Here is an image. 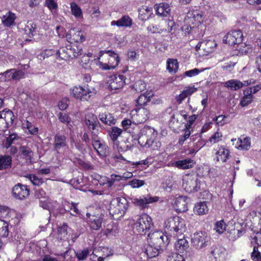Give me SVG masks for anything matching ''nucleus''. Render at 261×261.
<instances>
[{"label":"nucleus","instance_id":"f257e3e1","mask_svg":"<svg viewBox=\"0 0 261 261\" xmlns=\"http://www.w3.org/2000/svg\"><path fill=\"white\" fill-rule=\"evenodd\" d=\"M128 207V202L124 197L113 199L110 204L109 211L113 219L118 220L125 214Z\"/></svg>","mask_w":261,"mask_h":261},{"label":"nucleus","instance_id":"f03ea898","mask_svg":"<svg viewBox=\"0 0 261 261\" xmlns=\"http://www.w3.org/2000/svg\"><path fill=\"white\" fill-rule=\"evenodd\" d=\"M157 135V132L153 128L145 126L140 130L138 143L143 147H151L153 145Z\"/></svg>","mask_w":261,"mask_h":261},{"label":"nucleus","instance_id":"7ed1b4c3","mask_svg":"<svg viewBox=\"0 0 261 261\" xmlns=\"http://www.w3.org/2000/svg\"><path fill=\"white\" fill-rule=\"evenodd\" d=\"M82 49L76 45L68 44L56 51V56L64 60H68L77 57L82 54Z\"/></svg>","mask_w":261,"mask_h":261},{"label":"nucleus","instance_id":"20e7f679","mask_svg":"<svg viewBox=\"0 0 261 261\" xmlns=\"http://www.w3.org/2000/svg\"><path fill=\"white\" fill-rule=\"evenodd\" d=\"M165 226L169 231L182 233L185 230V221L178 216L170 217L165 222Z\"/></svg>","mask_w":261,"mask_h":261},{"label":"nucleus","instance_id":"39448f33","mask_svg":"<svg viewBox=\"0 0 261 261\" xmlns=\"http://www.w3.org/2000/svg\"><path fill=\"white\" fill-rule=\"evenodd\" d=\"M147 242L150 245L163 248L168 244V237L161 231H155L148 234Z\"/></svg>","mask_w":261,"mask_h":261},{"label":"nucleus","instance_id":"423d86ee","mask_svg":"<svg viewBox=\"0 0 261 261\" xmlns=\"http://www.w3.org/2000/svg\"><path fill=\"white\" fill-rule=\"evenodd\" d=\"M152 226L151 218L146 214L140 216L134 225V228L141 234H145Z\"/></svg>","mask_w":261,"mask_h":261},{"label":"nucleus","instance_id":"0eeeda50","mask_svg":"<svg viewBox=\"0 0 261 261\" xmlns=\"http://www.w3.org/2000/svg\"><path fill=\"white\" fill-rule=\"evenodd\" d=\"M182 186L184 190L189 193L202 190L206 188L204 180H183Z\"/></svg>","mask_w":261,"mask_h":261},{"label":"nucleus","instance_id":"6e6552de","mask_svg":"<svg viewBox=\"0 0 261 261\" xmlns=\"http://www.w3.org/2000/svg\"><path fill=\"white\" fill-rule=\"evenodd\" d=\"M243 39V33L240 30H233L224 36L223 42L229 45H238L242 43Z\"/></svg>","mask_w":261,"mask_h":261},{"label":"nucleus","instance_id":"1a4fd4ad","mask_svg":"<svg viewBox=\"0 0 261 261\" xmlns=\"http://www.w3.org/2000/svg\"><path fill=\"white\" fill-rule=\"evenodd\" d=\"M208 241L209 238L207 233L202 231L195 233L191 239L193 246L197 249H200L207 246Z\"/></svg>","mask_w":261,"mask_h":261},{"label":"nucleus","instance_id":"9d476101","mask_svg":"<svg viewBox=\"0 0 261 261\" xmlns=\"http://www.w3.org/2000/svg\"><path fill=\"white\" fill-rule=\"evenodd\" d=\"M125 80V77L123 75L114 74L109 77L107 83L111 90H117L123 87Z\"/></svg>","mask_w":261,"mask_h":261},{"label":"nucleus","instance_id":"9b49d317","mask_svg":"<svg viewBox=\"0 0 261 261\" xmlns=\"http://www.w3.org/2000/svg\"><path fill=\"white\" fill-rule=\"evenodd\" d=\"M159 198L157 196L152 197L150 195L143 196L140 198L133 199V202L140 209L144 210L148 207V204L156 202Z\"/></svg>","mask_w":261,"mask_h":261},{"label":"nucleus","instance_id":"f8f14e48","mask_svg":"<svg viewBox=\"0 0 261 261\" xmlns=\"http://www.w3.org/2000/svg\"><path fill=\"white\" fill-rule=\"evenodd\" d=\"M66 38L70 44L74 42L82 43L85 40L84 33L75 28L70 29L67 33Z\"/></svg>","mask_w":261,"mask_h":261},{"label":"nucleus","instance_id":"ddd939ff","mask_svg":"<svg viewBox=\"0 0 261 261\" xmlns=\"http://www.w3.org/2000/svg\"><path fill=\"white\" fill-rule=\"evenodd\" d=\"M12 192L15 198L22 199L29 196V189L27 186L18 184L13 187Z\"/></svg>","mask_w":261,"mask_h":261},{"label":"nucleus","instance_id":"4468645a","mask_svg":"<svg viewBox=\"0 0 261 261\" xmlns=\"http://www.w3.org/2000/svg\"><path fill=\"white\" fill-rule=\"evenodd\" d=\"M253 240L254 241H251V243L253 244L254 242L257 246H254L253 247V250L251 253V258L253 261H260L261 253L258 251V246L261 245V233H257L256 235L253 237Z\"/></svg>","mask_w":261,"mask_h":261},{"label":"nucleus","instance_id":"2eb2a0df","mask_svg":"<svg viewBox=\"0 0 261 261\" xmlns=\"http://www.w3.org/2000/svg\"><path fill=\"white\" fill-rule=\"evenodd\" d=\"M188 198L185 196H179L175 198L174 203V206L178 212H185L188 210Z\"/></svg>","mask_w":261,"mask_h":261},{"label":"nucleus","instance_id":"dca6fc26","mask_svg":"<svg viewBox=\"0 0 261 261\" xmlns=\"http://www.w3.org/2000/svg\"><path fill=\"white\" fill-rule=\"evenodd\" d=\"M187 17L189 22L195 26L199 25L203 21L202 13L198 10L189 12L187 14Z\"/></svg>","mask_w":261,"mask_h":261},{"label":"nucleus","instance_id":"f3484780","mask_svg":"<svg viewBox=\"0 0 261 261\" xmlns=\"http://www.w3.org/2000/svg\"><path fill=\"white\" fill-rule=\"evenodd\" d=\"M1 114L2 117H0V119H3L5 121V128H8L13 123L14 115L12 111L7 109L1 111Z\"/></svg>","mask_w":261,"mask_h":261},{"label":"nucleus","instance_id":"a211bd4d","mask_svg":"<svg viewBox=\"0 0 261 261\" xmlns=\"http://www.w3.org/2000/svg\"><path fill=\"white\" fill-rule=\"evenodd\" d=\"M106 53L109 54V56H110V58L109 59V63H110V61H112L113 60L115 61V65H109V64H105V66L103 67L104 69H110L114 68L116 66H117L119 63L120 60L119 58L117 55L114 51L109 50H101L99 52V56H102L103 54Z\"/></svg>","mask_w":261,"mask_h":261},{"label":"nucleus","instance_id":"6ab92c4d","mask_svg":"<svg viewBox=\"0 0 261 261\" xmlns=\"http://www.w3.org/2000/svg\"><path fill=\"white\" fill-rule=\"evenodd\" d=\"M53 145L54 149L57 151L66 147L67 145L66 137L64 135L56 134L54 137Z\"/></svg>","mask_w":261,"mask_h":261},{"label":"nucleus","instance_id":"aec40b11","mask_svg":"<svg viewBox=\"0 0 261 261\" xmlns=\"http://www.w3.org/2000/svg\"><path fill=\"white\" fill-rule=\"evenodd\" d=\"M103 219V215L102 214L97 216L92 215L89 220L90 228L95 230H99L101 227Z\"/></svg>","mask_w":261,"mask_h":261},{"label":"nucleus","instance_id":"412c9836","mask_svg":"<svg viewBox=\"0 0 261 261\" xmlns=\"http://www.w3.org/2000/svg\"><path fill=\"white\" fill-rule=\"evenodd\" d=\"M225 249L219 246H213L211 248L210 253L212 256L215 258L214 261H220L224 257Z\"/></svg>","mask_w":261,"mask_h":261},{"label":"nucleus","instance_id":"4be33fe9","mask_svg":"<svg viewBox=\"0 0 261 261\" xmlns=\"http://www.w3.org/2000/svg\"><path fill=\"white\" fill-rule=\"evenodd\" d=\"M85 121L88 127L92 130H95L97 126L100 125L97 116L92 113L86 115Z\"/></svg>","mask_w":261,"mask_h":261},{"label":"nucleus","instance_id":"5701e85b","mask_svg":"<svg viewBox=\"0 0 261 261\" xmlns=\"http://www.w3.org/2000/svg\"><path fill=\"white\" fill-rule=\"evenodd\" d=\"M196 164V162L190 159H186L175 162L172 164L174 167L179 169H187L192 168Z\"/></svg>","mask_w":261,"mask_h":261},{"label":"nucleus","instance_id":"b1692460","mask_svg":"<svg viewBox=\"0 0 261 261\" xmlns=\"http://www.w3.org/2000/svg\"><path fill=\"white\" fill-rule=\"evenodd\" d=\"M139 18L142 21L148 20L153 14L152 8L145 6H142L138 10Z\"/></svg>","mask_w":261,"mask_h":261},{"label":"nucleus","instance_id":"393cba45","mask_svg":"<svg viewBox=\"0 0 261 261\" xmlns=\"http://www.w3.org/2000/svg\"><path fill=\"white\" fill-rule=\"evenodd\" d=\"M189 245L188 241L183 238L178 239L175 244L176 250L180 253L186 254L187 253V250L189 249Z\"/></svg>","mask_w":261,"mask_h":261},{"label":"nucleus","instance_id":"a878e982","mask_svg":"<svg viewBox=\"0 0 261 261\" xmlns=\"http://www.w3.org/2000/svg\"><path fill=\"white\" fill-rule=\"evenodd\" d=\"M99 118L102 122L108 125L115 124L116 122V119L109 113H100L99 114Z\"/></svg>","mask_w":261,"mask_h":261},{"label":"nucleus","instance_id":"bb28decb","mask_svg":"<svg viewBox=\"0 0 261 261\" xmlns=\"http://www.w3.org/2000/svg\"><path fill=\"white\" fill-rule=\"evenodd\" d=\"M132 24V20L128 15H124L117 21L111 22L112 25H117L118 27H130Z\"/></svg>","mask_w":261,"mask_h":261},{"label":"nucleus","instance_id":"cd10ccee","mask_svg":"<svg viewBox=\"0 0 261 261\" xmlns=\"http://www.w3.org/2000/svg\"><path fill=\"white\" fill-rule=\"evenodd\" d=\"M194 212L198 215H203L206 214L208 212V208L206 201L197 203L194 207Z\"/></svg>","mask_w":261,"mask_h":261},{"label":"nucleus","instance_id":"c85d7f7f","mask_svg":"<svg viewBox=\"0 0 261 261\" xmlns=\"http://www.w3.org/2000/svg\"><path fill=\"white\" fill-rule=\"evenodd\" d=\"M156 12L158 15L162 16H167L169 14L171 9L168 4L162 3L155 8Z\"/></svg>","mask_w":261,"mask_h":261},{"label":"nucleus","instance_id":"c756f323","mask_svg":"<svg viewBox=\"0 0 261 261\" xmlns=\"http://www.w3.org/2000/svg\"><path fill=\"white\" fill-rule=\"evenodd\" d=\"M246 84V85L249 84L247 81H245V83L243 84L240 81L231 80L225 83V86L232 90H237L241 88Z\"/></svg>","mask_w":261,"mask_h":261},{"label":"nucleus","instance_id":"7c9ffc66","mask_svg":"<svg viewBox=\"0 0 261 261\" xmlns=\"http://www.w3.org/2000/svg\"><path fill=\"white\" fill-rule=\"evenodd\" d=\"M216 44L214 40H208L199 42V46H201L203 50L207 53H211L213 51Z\"/></svg>","mask_w":261,"mask_h":261},{"label":"nucleus","instance_id":"2f4dec72","mask_svg":"<svg viewBox=\"0 0 261 261\" xmlns=\"http://www.w3.org/2000/svg\"><path fill=\"white\" fill-rule=\"evenodd\" d=\"M162 248H159V247L149 245L146 249L145 253L148 257L153 258L157 256L162 251Z\"/></svg>","mask_w":261,"mask_h":261},{"label":"nucleus","instance_id":"473e14b6","mask_svg":"<svg viewBox=\"0 0 261 261\" xmlns=\"http://www.w3.org/2000/svg\"><path fill=\"white\" fill-rule=\"evenodd\" d=\"M237 50L238 56H243L251 53L252 49L250 45L241 43L237 45Z\"/></svg>","mask_w":261,"mask_h":261},{"label":"nucleus","instance_id":"72a5a7b5","mask_svg":"<svg viewBox=\"0 0 261 261\" xmlns=\"http://www.w3.org/2000/svg\"><path fill=\"white\" fill-rule=\"evenodd\" d=\"M122 133V129L117 127H112L111 130L109 132V135L113 143L117 144L119 142L117 141L118 138Z\"/></svg>","mask_w":261,"mask_h":261},{"label":"nucleus","instance_id":"f704fd0d","mask_svg":"<svg viewBox=\"0 0 261 261\" xmlns=\"http://www.w3.org/2000/svg\"><path fill=\"white\" fill-rule=\"evenodd\" d=\"M36 29V24L32 21H29L25 25L24 31L26 35L31 37L35 34Z\"/></svg>","mask_w":261,"mask_h":261},{"label":"nucleus","instance_id":"c9c22d12","mask_svg":"<svg viewBox=\"0 0 261 261\" xmlns=\"http://www.w3.org/2000/svg\"><path fill=\"white\" fill-rule=\"evenodd\" d=\"M12 158L9 155H0V170L11 166Z\"/></svg>","mask_w":261,"mask_h":261},{"label":"nucleus","instance_id":"e433bc0d","mask_svg":"<svg viewBox=\"0 0 261 261\" xmlns=\"http://www.w3.org/2000/svg\"><path fill=\"white\" fill-rule=\"evenodd\" d=\"M20 137L16 133H12L9 135L5 140L4 146L6 148L8 149L11 147L13 144L15 143V141L19 140Z\"/></svg>","mask_w":261,"mask_h":261},{"label":"nucleus","instance_id":"4c0bfd02","mask_svg":"<svg viewBox=\"0 0 261 261\" xmlns=\"http://www.w3.org/2000/svg\"><path fill=\"white\" fill-rule=\"evenodd\" d=\"M216 154L217 155V161H222V162H225L229 155V151L227 149H225L223 147H220L217 151Z\"/></svg>","mask_w":261,"mask_h":261},{"label":"nucleus","instance_id":"58836bf2","mask_svg":"<svg viewBox=\"0 0 261 261\" xmlns=\"http://www.w3.org/2000/svg\"><path fill=\"white\" fill-rule=\"evenodd\" d=\"M167 69L170 72L176 73L178 68V63L176 59H169L167 61Z\"/></svg>","mask_w":261,"mask_h":261},{"label":"nucleus","instance_id":"ea45409f","mask_svg":"<svg viewBox=\"0 0 261 261\" xmlns=\"http://www.w3.org/2000/svg\"><path fill=\"white\" fill-rule=\"evenodd\" d=\"M8 223L0 219V237L6 238L9 234Z\"/></svg>","mask_w":261,"mask_h":261},{"label":"nucleus","instance_id":"a19ab883","mask_svg":"<svg viewBox=\"0 0 261 261\" xmlns=\"http://www.w3.org/2000/svg\"><path fill=\"white\" fill-rule=\"evenodd\" d=\"M149 112L145 108L140 109L137 112V116L141 117L139 123L146 121L149 118Z\"/></svg>","mask_w":261,"mask_h":261},{"label":"nucleus","instance_id":"79ce46f5","mask_svg":"<svg viewBox=\"0 0 261 261\" xmlns=\"http://www.w3.org/2000/svg\"><path fill=\"white\" fill-rule=\"evenodd\" d=\"M70 8L72 14L75 17H80L82 16V10L75 3L72 2L70 3Z\"/></svg>","mask_w":261,"mask_h":261},{"label":"nucleus","instance_id":"37998d69","mask_svg":"<svg viewBox=\"0 0 261 261\" xmlns=\"http://www.w3.org/2000/svg\"><path fill=\"white\" fill-rule=\"evenodd\" d=\"M82 99H84L86 100L88 99V98H89L92 95V94H94V92H92L89 88L88 86H84V87L82 86Z\"/></svg>","mask_w":261,"mask_h":261},{"label":"nucleus","instance_id":"c03bdc74","mask_svg":"<svg viewBox=\"0 0 261 261\" xmlns=\"http://www.w3.org/2000/svg\"><path fill=\"white\" fill-rule=\"evenodd\" d=\"M75 256L79 260H84L88 256L89 251V249L86 248L84 250H80L75 252Z\"/></svg>","mask_w":261,"mask_h":261},{"label":"nucleus","instance_id":"a18cd8bd","mask_svg":"<svg viewBox=\"0 0 261 261\" xmlns=\"http://www.w3.org/2000/svg\"><path fill=\"white\" fill-rule=\"evenodd\" d=\"M85 180H69V184L76 189L85 191L86 190V189L84 188V187L85 186Z\"/></svg>","mask_w":261,"mask_h":261},{"label":"nucleus","instance_id":"49530a36","mask_svg":"<svg viewBox=\"0 0 261 261\" xmlns=\"http://www.w3.org/2000/svg\"><path fill=\"white\" fill-rule=\"evenodd\" d=\"M39 205L44 209H46L50 211L52 208V204L50 200L46 198H43V199L40 200Z\"/></svg>","mask_w":261,"mask_h":261},{"label":"nucleus","instance_id":"de8ad7c7","mask_svg":"<svg viewBox=\"0 0 261 261\" xmlns=\"http://www.w3.org/2000/svg\"><path fill=\"white\" fill-rule=\"evenodd\" d=\"M97 153L100 156H107L109 154V148L105 143H103Z\"/></svg>","mask_w":261,"mask_h":261},{"label":"nucleus","instance_id":"09e8293b","mask_svg":"<svg viewBox=\"0 0 261 261\" xmlns=\"http://www.w3.org/2000/svg\"><path fill=\"white\" fill-rule=\"evenodd\" d=\"M245 96L242 98L240 101V105L242 107H246L250 103L252 100V95L250 94L245 93Z\"/></svg>","mask_w":261,"mask_h":261},{"label":"nucleus","instance_id":"8fccbe9b","mask_svg":"<svg viewBox=\"0 0 261 261\" xmlns=\"http://www.w3.org/2000/svg\"><path fill=\"white\" fill-rule=\"evenodd\" d=\"M13 71L14 70L11 69L8 70L3 73H1L0 76L1 80H5V81H7L13 80L12 74Z\"/></svg>","mask_w":261,"mask_h":261},{"label":"nucleus","instance_id":"3c124183","mask_svg":"<svg viewBox=\"0 0 261 261\" xmlns=\"http://www.w3.org/2000/svg\"><path fill=\"white\" fill-rule=\"evenodd\" d=\"M225 226L226 224L224 221L221 220L216 223L215 229L216 230V232L221 234L225 230Z\"/></svg>","mask_w":261,"mask_h":261},{"label":"nucleus","instance_id":"603ef678","mask_svg":"<svg viewBox=\"0 0 261 261\" xmlns=\"http://www.w3.org/2000/svg\"><path fill=\"white\" fill-rule=\"evenodd\" d=\"M58 117L59 120L63 123L68 124L71 121V118L69 115L66 113L60 112L58 114Z\"/></svg>","mask_w":261,"mask_h":261},{"label":"nucleus","instance_id":"864d4df0","mask_svg":"<svg viewBox=\"0 0 261 261\" xmlns=\"http://www.w3.org/2000/svg\"><path fill=\"white\" fill-rule=\"evenodd\" d=\"M71 94L75 98L82 100V86L73 87L71 91Z\"/></svg>","mask_w":261,"mask_h":261},{"label":"nucleus","instance_id":"5fc2aeb1","mask_svg":"<svg viewBox=\"0 0 261 261\" xmlns=\"http://www.w3.org/2000/svg\"><path fill=\"white\" fill-rule=\"evenodd\" d=\"M67 228L68 225L65 223H64L62 226L58 227V232L59 236H60L61 239L62 238H65L67 235Z\"/></svg>","mask_w":261,"mask_h":261},{"label":"nucleus","instance_id":"6e6d98bb","mask_svg":"<svg viewBox=\"0 0 261 261\" xmlns=\"http://www.w3.org/2000/svg\"><path fill=\"white\" fill-rule=\"evenodd\" d=\"M241 144L239 148L244 150H248L250 146V139L248 137L245 138L243 140H240Z\"/></svg>","mask_w":261,"mask_h":261},{"label":"nucleus","instance_id":"4d7b16f0","mask_svg":"<svg viewBox=\"0 0 261 261\" xmlns=\"http://www.w3.org/2000/svg\"><path fill=\"white\" fill-rule=\"evenodd\" d=\"M197 91V88L193 86L186 87L182 91L186 97L191 95L192 94Z\"/></svg>","mask_w":261,"mask_h":261},{"label":"nucleus","instance_id":"13d9d810","mask_svg":"<svg viewBox=\"0 0 261 261\" xmlns=\"http://www.w3.org/2000/svg\"><path fill=\"white\" fill-rule=\"evenodd\" d=\"M199 198L205 199L206 202H208L212 199V195L207 190H204L199 194Z\"/></svg>","mask_w":261,"mask_h":261},{"label":"nucleus","instance_id":"bf43d9fd","mask_svg":"<svg viewBox=\"0 0 261 261\" xmlns=\"http://www.w3.org/2000/svg\"><path fill=\"white\" fill-rule=\"evenodd\" d=\"M205 69H202V70H199L197 68H194L190 70L186 71L184 73V77L185 76L188 77H193L198 74L200 72L204 71Z\"/></svg>","mask_w":261,"mask_h":261},{"label":"nucleus","instance_id":"052dcab7","mask_svg":"<svg viewBox=\"0 0 261 261\" xmlns=\"http://www.w3.org/2000/svg\"><path fill=\"white\" fill-rule=\"evenodd\" d=\"M134 88L137 92H141L146 89V84L143 81H138L134 85Z\"/></svg>","mask_w":261,"mask_h":261},{"label":"nucleus","instance_id":"680f3d73","mask_svg":"<svg viewBox=\"0 0 261 261\" xmlns=\"http://www.w3.org/2000/svg\"><path fill=\"white\" fill-rule=\"evenodd\" d=\"M167 261H185V259L182 255L173 253L168 256Z\"/></svg>","mask_w":261,"mask_h":261},{"label":"nucleus","instance_id":"e2e57ef3","mask_svg":"<svg viewBox=\"0 0 261 261\" xmlns=\"http://www.w3.org/2000/svg\"><path fill=\"white\" fill-rule=\"evenodd\" d=\"M20 150L24 156L30 157L32 154V151L28 146H21L20 147Z\"/></svg>","mask_w":261,"mask_h":261},{"label":"nucleus","instance_id":"0e129e2a","mask_svg":"<svg viewBox=\"0 0 261 261\" xmlns=\"http://www.w3.org/2000/svg\"><path fill=\"white\" fill-rule=\"evenodd\" d=\"M148 102L149 101L148 100V99H147V97L143 94H141L136 100L137 104L141 106L146 105Z\"/></svg>","mask_w":261,"mask_h":261},{"label":"nucleus","instance_id":"69168bd1","mask_svg":"<svg viewBox=\"0 0 261 261\" xmlns=\"http://www.w3.org/2000/svg\"><path fill=\"white\" fill-rule=\"evenodd\" d=\"M185 135L183 136H180V138L178 140V144L180 145H182L184 143V142L189 138L191 134V131L190 129H187L185 128Z\"/></svg>","mask_w":261,"mask_h":261},{"label":"nucleus","instance_id":"338daca9","mask_svg":"<svg viewBox=\"0 0 261 261\" xmlns=\"http://www.w3.org/2000/svg\"><path fill=\"white\" fill-rule=\"evenodd\" d=\"M261 89V85H257L253 87H250L247 88L246 90L244 91L245 93L250 94L252 95V94L256 93Z\"/></svg>","mask_w":261,"mask_h":261},{"label":"nucleus","instance_id":"774afa93","mask_svg":"<svg viewBox=\"0 0 261 261\" xmlns=\"http://www.w3.org/2000/svg\"><path fill=\"white\" fill-rule=\"evenodd\" d=\"M198 115H193L190 116L188 118V121L187 123L185 125V128L187 129H190L192 125L193 124L194 122L197 118Z\"/></svg>","mask_w":261,"mask_h":261}]
</instances>
